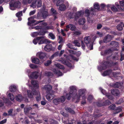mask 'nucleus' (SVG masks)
I'll list each match as a JSON object with an SVG mask.
<instances>
[{"mask_svg": "<svg viewBox=\"0 0 124 124\" xmlns=\"http://www.w3.org/2000/svg\"><path fill=\"white\" fill-rule=\"evenodd\" d=\"M51 60H49L45 62V65L46 66H48L51 63Z\"/></svg>", "mask_w": 124, "mask_h": 124, "instance_id": "nucleus-58", "label": "nucleus"}, {"mask_svg": "<svg viewBox=\"0 0 124 124\" xmlns=\"http://www.w3.org/2000/svg\"><path fill=\"white\" fill-rule=\"evenodd\" d=\"M111 9L112 11L114 12L117 11L118 10L117 8L114 6L111 7Z\"/></svg>", "mask_w": 124, "mask_h": 124, "instance_id": "nucleus-60", "label": "nucleus"}, {"mask_svg": "<svg viewBox=\"0 0 124 124\" xmlns=\"http://www.w3.org/2000/svg\"><path fill=\"white\" fill-rule=\"evenodd\" d=\"M111 44H112L113 45L116 47L117 46L118 44L117 42L114 41H113L111 42Z\"/></svg>", "mask_w": 124, "mask_h": 124, "instance_id": "nucleus-57", "label": "nucleus"}, {"mask_svg": "<svg viewBox=\"0 0 124 124\" xmlns=\"http://www.w3.org/2000/svg\"><path fill=\"white\" fill-rule=\"evenodd\" d=\"M101 75L103 76H105L108 75L110 77H112V78L114 79H116L117 77V74L116 73L112 72L111 70H108L104 71L103 73H101Z\"/></svg>", "mask_w": 124, "mask_h": 124, "instance_id": "nucleus-10", "label": "nucleus"}, {"mask_svg": "<svg viewBox=\"0 0 124 124\" xmlns=\"http://www.w3.org/2000/svg\"><path fill=\"white\" fill-rule=\"evenodd\" d=\"M62 98L63 99H61V100H60V99H59V98L54 99L53 100V103L55 105H57L59 104L60 102H63L65 101V99L63 97H62Z\"/></svg>", "mask_w": 124, "mask_h": 124, "instance_id": "nucleus-20", "label": "nucleus"}, {"mask_svg": "<svg viewBox=\"0 0 124 124\" xmlns=\"http://www.w3.org/2000/svg\"><path fill=\"white\" fill-rule=\"evenodd\" d=\"M73 43L75 46H80V44L79 42L78 41V40H75L73 42Z\"/></svg>", "mask_w": 124, "mask_h": 124, "instance_id": "nucleus-49", "label": "nucleus"}, {"mask_svg": "<svg viewBox=\"0 0 124 124\" xmlns=\"http://www.w3.org/2000/svg\"><path fill=\"white\" fill-rule=\"evenodd\" d=\"M13 111L12 109H11L8 111V116H11Z\"/></svg>", "mask_w": 124, "mask_h": 124, "instance_id": "nucleus-61", "label": "nucleus"}, {"mask_svg": "<svg viewBox=\"0 0 124 124\" xmlns=\"http://www.w3.org/2000/svg\"><path fill=\"white\" fill-rule=\"evenodd\" d=\"M111 103L108 100H105V98H103L102 100H99V101L97 102L96 104L98 106H103L109 105Z\"/></svg>", "mask_w": 124, "mask_h": 124, "instance_id": "nucleus-12", "label": "nucleus"}, {"mask_svg": "<svg viewBox=\"0 0 124 124\" xmlns=\"http://www.w3.org/2000/svg\"><path fill=\"white\" fill-rule=\"evenodd\" d=\"M31 84L33 86L34 89L38 88L39 87L38 83L37 81H34L33 80H32L31 82Z\"/></svg>", "mask_w": 124, "mask_h": 124, "instance_id": "nucleus-28", "label": "nucleus"}, {"mask_svg": "<svg viewBox=\"0 0 124 124\" xmlns=\"http://www.w3.org/2000/svg\"><path fill=\"white\" fill-rule=\"evenodd\" d=\"M99 89L102 93L103 95H105L107 97L108 99L112 100H113L114 99V97H113L109 93H107L106 91L102 88L100 87L99 88Z\"/></svg>", "mask_w": 124, "mask_h": 124, "instance_id": "nucleus-16", "label": "nucleus"}, {"mask_svg": "<svg viewBox=\"0 0 124 124\" xmlns=\"http://www.w3.org/2000/svg\"><path fill=\"white\" fill-rule=\"evenodd\" d=\"M122 110L121 108L120 107H117L115 110L113 112L112 115L113 116H115L116 114L121 112Z\"/></svg>", "mask_w": 124, "mask_h": 124, "instance_id": "nucleus-35", "label": "nucleus"}, {"mask_svg": "<svg viewBox=\"0 0 124 124\" xmlns=\"http://www.w3.org/2000/svg\"><path fill=\"white\" fill-rule=\"evenodd\" d=\"M51 13L53 15H55L57 14L56 11L53 8H52L51 10Z\"/></svg>", "mask_w": 124, "mask_h": 124, "instance_id": "nucleus-54", "label": "nucleus"}, {"mask_svg": "<svg viewBox=\"0 0 124 124\" xmlns=\"http://www.w3.org/2000/svg\"><path fill=\"white\" fill-rule=\"evenodd\" d=\"M39 74V72L35 71L32 72L29 77L31 78H36L38 77Z\"/></svg>", "mask_w": 124, "mask_h": 124, "instance_id": "nucleus-27", "label": "nucleus"}, {"mask_svg": "<svg viewBox=\"0 0 124 124\" xmlns=\"http://www.w3.org/2000/svg\"><path fill=\"white\" fill-rule=\"evenodd\" d=\"M116 107V105L115 104H113L110 106L109 108L112 110H114Z\"/></svg>", "mask_w": 124, "mask_h": 124, "instance_id": "nucleus-48", "label": "nucleus"}, {"mask_svg": "<svg viewBox=\"0 0 124 124\" xmlns=\"http://www.w3.org/2000/svg\"><path fill=\"white\" fill-rule=\"evenodd\" d=\"M17 86L14 84L11 85L9 87L10 91L11 92H16L17 90Z\"/></svg>", "mask_w": 124, "mask_h": 124, "instance_id": "nucleus-22", "label": "nucleus"}, {"mask_svg": "<svg viewBox=\"0 0 124 124\" xmlns=\"http://www.w3.org/2000/svg\"><path fill=\"white\" fill-rule=\"evenodd\" d=\"M84 41L88 49L90 50L93 49V42L91 41V37L90 36L85 37Z\"/></svg>", "mask_w": 124, "mask_h": 124, "instance_id": "nucleus-11", "label": "nucleus"}, {"mask_svg": "<svg viewBox=\"0 0 124 124\" xmlns=\"http://www.w3.org/2000/svg\"><path fill=\"white\" fill-rule=\"evenodd\" d=\"M85 19H80L79 20L78 22L80 25H83L85 23Z\"/></svg>", "mask_w": 124, "mask_h": 124, "instance_id": "nucleus-42", "label": "nucleus"}, {"mask_svg": "<svg viewBox=\"0 0 124 124\" xmlns=\"http://www.w3.org/2000/svg\"><path fill=\"white\" fill-rule=\"evenodd\" d=\"M40 12H38L37 16H35L32 17H30L28 18V25L31 26L33 25V23L35 22V21L33 19L35 18L38 19H41L42 17L41 14L42 11H40Z\"/></svg>", "mask_w": 124, "mask_h": 124, "instance_id": "nucleus-8", "label": "nucleus"}, {"mask_svg": "<svg viewBox=\"0 0 124 124\" xmlns=\"http://www.w3.org/2000/svg\"><path fill=\"white\" fill-rule=\"evenodd\" d=\"M46 31H42L41 32H34L31 34V36L32 37H34L38 35H44L46 33Z\"/></svg>", "mask_w": 124, "mask_h": 124, "instance_id": "nucleus-18", "label": "nucleus"}, {"mask_svg": "<svg viewBox=\"0 0 124 124\" xmlns=\"http://www.w3.org/2000/svg\"><path fill=\"white\" fill-rule=\"evenodd\" d=\"M111 93L112 94L115 96H119L120 95L119 91L117 89H113L111 90Z\"/></svg>", "mask_w": 124, "mask_h": 124, "instance_id": "nucleus-21", "label": "nucleus"}, {"mask_svg": "<svg viewBox=\"0 0 124 124\" xmlns=\"http://www.w3.org/2000/svg\"><path fill=\"white\" fill-rule=\"evenodd\" d=\"M32 1L33 0H23V3L24 4H26L27 3L30 4Z\"/></svg>", "mask_w": 124, "mask_h": 124, "instance_id": "nucleus-45", "label": "nucleus"}, {"mask_svg": "<svg viewBox=\"0 0 124 124\" xmlns=\"http://www.w3.org/2000/svg\"><path fill=\"white\" fill-rule=\"evenodd\" d=\"M36 56L40 59H43L46 56V55L45 53L41 52H39L37 53Z\"/></svg>", "mask_w": 124, "mask_h": 124, "instance_id": "nucleus-23", "label": "nucleus"}, {"mask_svg": "<svg viewBox=\"0 0 124 124\" xmlns=\"http://www.w3.org/2000/svg\"><path fill=\"white\" fill-rule=\"evenodd\" d=\"M97 34L98 35V36L100 37H101L103 36L102 33H101L99 31H97Z\"/></svg>", "mask_w": 124, "mask_h": 124, "instance_id": "nucleus-63", "label": "nucleus"}, {"mask_svg": "<svg viewBox=\"0 0 124 124\" xmlns=\"http://www.w3.org/2000/svg\"><path fill=\"white\" fill-rule=\"evenodd\" d=\"M29 66L32 69H36L37 67V65L32 64H30Z\"/></svg>", "mask_w": 124, "mask_h": 124, "instance_id": "nucleus-53", "label": "nucleus"}, {"mask_svg": "<svg viewBox=\"0 0 124 124\" xmlns=\"http://www.w3.org/2000/svg\"><path fill=\"white\" fill-rule=\"evenodd\" d=\"M20 3L16 0H12L9 3V8L12 10H14L16 8H18L20 7Z\"/></svg>", "mask_w": 124, "mask_h": 124, "instance_id": "nucleus-9", "label": "nucleus"}, {"mask_svg": "<svg viewBox=\"0 0 124 124\" xmlns=\"http://www.w3.org/2000/svg\"><path fill=\"white\" fill-rule=\"evenodd\" d=\"M52 48V45L49 44H48L46 45L44 48V50L47 52H49L51 50Z\"/></svg>", "mask_w": 124, "mask_h": 124, "instance_id": "nucleus-30", "label": "nucleus"}, {"mask_svg": "<svg viewBox=\"0 0 124 124\" xmlns=\"http://www.w3.org/2000/svg\"><path fill=\"white\" fill-rule=\"evenodd\" d=\"M44 88L46 91L47 93H50L51 92L52 87L49 85H47L45 86Z\"/></svg>", "mask_w": 124, "mask_h": 124, "instance_id": "nucleus-19", "label": "nucleus"}, {"mask_svg": "<svg viewBox=\"0 0 124 124\" xmlns=\"http://www.w3.org/2000/svg\"><path fill=\"white\" fill-rule=\"evenodd\" d=\"M7 121V119H5L0 122V124H3L5 123Z\"/></svg>", "mask_w": 124, "mask_h": 124, "instance_id": "nucleus-64", "label": "nucleus"}, {"mask_svg": "<svg viewBox=\"0 0 124 124\" xmlns=\"http://www.w3.org/2000/svg\"><path fill=\"white\" fill-rule=\"evenodd\" d=\"M69 52L70 54L69 56L66 57V60H64L63 58H61V59L58 60V61L67 66L70 68L72 69L73 68L74 66H72L71 64L69 62V61H70L71 60H70L69 58H71L74 60L78 61V58L75 57L74 55L76 54L77 56H79L80 55L81 53L79 51L75 52L72 49L69 50Z\"/></svg>", "mask_w": 124, "mask_h": 124, "instance_id": "nucleus-1", "label": "nucleus"}, {"mask_svg": "<svg viewBox=\"0 0 124 124\" xmlns=\"http://www.w3.org/2000/svg\"><path fill=\"white\" fill-rule=\"evenodd\" d=\"M56 121L54 120H52L50 121V124H57Z\"/></svg>", "mask_w": 124, "mask_h": 124, "instance_id": "nucleus-62", "label": "nucleus"}, {"mask_svg": "<svg viewBox=\"0 0 124 124\" xmlns=\"http://www.w3.org/2000/svg\"><path fill=\"white\" fill-rule=\"evenodd\" d=\"M122 85V83L117 82L111 85L114 88H118L119 86H121Z\"/></svg>", "mask_w": 124, "mask_h": 124, "instance_id": "nucleus-38", "label": "nucleus"}, {"mask_svg": "<svg viewBox=\"0 0 124 124\" xmlns=\"http://www.w3.org/2000/svg\"><path fill=\"white\" fill-rule=\"evenodd\" d=\"M77 91V87L75 86H72L70 87L69 92L66 94V97L68 100L70 99L71 97L73 99V97L74 94H76Z\"/></svg>", "mask_w": 124, "mask_h": 124, "instance_id": "nucleus-7", "label": "nucleus"}, {"mask_svg": "<svg viewBox=\"0 0 124 124\" xmlns=\"http://www.w3.org/2000/svg\"><path fill=\"white\" fill-rule=\"evenodd\" d=\"M117 64V62H113L111 61L104 62L102 64V66L100 65L98 66V70L101 72L102 70L106 69L108 66L113 65L115 66V68L114 69V70H116L118 69Z\"/></svg>", "mask_w": 124, "mask_h": 124, "instance_id": "nucleus-5", "label": "nucleus"}, {"mask_svg": "<svg viewBox=\"0 0 124 124\" xmlns=\"http://www.w3.org/2000/svg\"><path fill=\"white\" fill-rule=\"evenodd\" d=\"M45 76H52L53 75V74L51 72H45Z\"/></svg>", "mask_w": 124, "mask_h": 124, "instance_id": "nucleus-51", "label": "nucleus"}, {"mask_svg": "<svg viewBox=\"0 0 124 124\" xmlns=\"http://www.w3.org/2000/svg\"><path fill=\"white\" fill-rule=\"evenodd\" d=\"M112 53V51L111 50L109 49V50H106L104 52H102L101 53V55L105 56L106 55L109 54H111Z\"/></svg>", "mask_w": 124, "mask_h": 124, "instance_id": "nucleus-34", "label": "nucleus"}, {"mask_svg": "<svg viewBox=\"0 0 124 124\" xmlns=\"http://www.w3.org/2000/svg\"><path fill=\"white\" fill-rule=\"evenodd\" d=\"M48 36L52 39H54L55 38V37L54 35L52 33L50 32L48 34Z\"/></svg>", "mask_w": 124, "mask_h": 124, "instance_id": "nucleus-50", "label": "nucleus"}, {"mask_svg": "<svg viewBox=\"0 0 124 124\" xmlns=\"http://www.w3.org/2000/svg\"><path fill=\"white\" fill-rule=\"evenodd\" d=\"M1 98L3 100L5 103H9L11 102L9 100L5 97L4 95H2Z\"/></svg>", "mask_w": 124, "mask_h": 124, "instance_id": "nucleus-36", "label": "nucleus"}, {"mask_svg": "<svg viewBox=\"0 0 124 124\" xmlns=\"http://www.w3.org/2000/svg\"><path fill=\"white\" fill-rule=\"evenodd\" d=\"M33 42L35 45H36L37 43L39 45H40L43 43L47 44L51 43L55 46L56 45V44L55 42H51L49 40L46 39L44 36L38 37L35 38L33 41Z\"/></svg>", "mask_w": 124, "mask_h": 124, "instance_id": "nucleus-4", "label": "nucleus"}, {"mask_svg": "<svg viewBox=\"0 0 124 124\" xmlns=\"http://www.w3.org/2000/svg\"><path fill=\"white\" fill-rule=\"evenodd\" d=\"M42 14V17L44 18H46L48 16V14L47 12H43Z\"/></svg>", "mask_w": 124, "mask_h": 124, "instance_id": "nucleus-56", "label": "nucleus"}, {"mask_svg": "<svg viewBox=\"0 0 124 124\" xmlns=\"http://www.w3.org/2000/svg\"><path fill=\"white\" fill-rule=\"evenodd\" d=\"M65 109L67 111L71 114H74L75 113L74 111L70 108H65Z\"/></svg>", "mask_w": 124, "mask_h": 124, "instance_id": "nucleus-44", "label": "nucleus"}, {"mask_svg": "<svg viewBox=\"0 0 124 124\" xmlns=\"http://www.w3.org/2000/svg\"><path fill=\"white\" fill-rule=\"evenodd\" d=\"M44 26V30L46 31V33L47 32L46 30L49 29H54V27L52 26Z\"/></svg>", "mask_w": 124, "mask_h": 124, "instance_id": "nucleus-43", "label": "nucleus"}, {"mask_svg": "<svg viewBox=\"0 0 124 124\" xmlns=\"http://www.w3.org/2000/svg\"><path fill=\"white\" fill-rule=\"evenodd\" d=\"M7 96L11 101H13L15 99L14 95L11 93H9L7 94Z\"/></svg>", "mask_w": 124, "mask_h": 124, "instance_id": "nucleus-40", "label": "nucleus"}, {"mask_svg": "<svg viewBox=\"0 0 124 124\" xmlns=\"http://www.w3.org/2000/svg\"><path fill=\"white\" fill-rule=\"evenodd\" d=\"M22 15V11L19 12L16 14V16L18 18V20L19 21L21 20L22 19L20 17Z\"/></svg>", "mask_w": 124, "mask_h": 124, "instance_id": "nucleus-37", "label": "nucleus"}, {"mask_svg": "<svg viewBox=\"0 0 124 124\" xmlns=\"http://www.w3.org/2000/svg\"><path fill=\"white\" fill-rule=\"evenodd\" d=\"M25 71L29 77L30 75V73L31 72L30 69H26L25 70Z\"/></svg>", "mask_w": 124, "mask_h": 124, "instance_id": "nucleus-59", "label": "nucleus"}, {"mask_svg": "<svg viewBox=\"0 0 124 124\" xmlns=\"http://www.w3.org/2000/svg\"><path fill=\"white\" fill-rule=\"evenodd\" d=\"M35 95L36 96V99L38 101H39L41 99V97L39 91L38 89L37 91L35 92Z\"/></svg>", "mask_w": 124, "mask_h": 124, "instance_id": "nucleus-26", "label": "nucleus"}, {"mask_svg": "<svg viewBox=\"0 0 124 124\" xmlns=\"http://www.w3.org/2000/svg\"><path fill=\"white\" fill-rule=\"evenodd\" d=\"M47 25L46 23H42V24H40L39 26H37L35 27H29V28L30 29H34L36 30H40V31L39 32H41L42 31H45L44 30V26H46Z\"/></svg>", "mask_w": 124, "mask_h": 124, "instance_id": "nucleus-15", "label": "nucleus"}, {"mask_svg": "<svg viewBox=\"0 0 124 124\" xmlns=\"http://www.w3.org/2000/svg\"><path fill=\"white\" fill-rule=\"evenodd\" d=\"M93 7L94 8L92 7L90 8V11L88 8L86 9L85 11V16L87 17V20L89 23L91 22L89 21L90 18L89 16L91 15H93V13L95 11V9L98 10L99 9V6L98 3H95L93 4Z\"/></svg>", "mask_w": 124, "mask_h": 124, "instance_id": "nucleus-3", "label": "nucleus"}, {"mask_svg": "<svg viewBox=\"0 0 124 124\" xmlns=\"http://www.w3.org/2000/svg\"><path fill=\"white\" fill-rule=\"evenodd\" d=\"M31 109V108L30 107H28L26 108H24V112L26 113H28V111Z\"/></svg>", "mask_w": 124, "mask_h": 124, "instance_id": "nucleus-52", "label": "nucleus"}, {"mask_svg": "<svg viewBox=\"0 0 124 124\" xmlns=\"http://www.w3.org/2000/svg\"><path fill=\"white\" fill-rule=\"evenodd\" d=\"M16 98L17 101L19 102L21 101L23 99V100H25L24 97L23 98L21 94H18L16 96ZM26 100H27V99H25V101H26Z\"/></svg>", "mask_w": 124, "mask_h": 124, "instance_id": "nucleus-33", "label": "nucleus"}, {"mask_svg": "<svg viewBox=\"0 0 124 124\" xmlns=\"http://www.w3.org/2000/svg\"><path fill=\"white\" fill-rule=\"evenodd\" d=\"M86 91L85 89L81 88L79 89L78 93L74 94L73 97V101L75 102H79L81 100V98L83 99H85L86 98L85 93Z\"/></svg>", "mask_w": 124, "mask_h": 124, "instance_id": "nucleus-2", "label": "nucleus"}, {"mask_svg": "<svg viewBox=\"0 0 124 124\" xmlns=\"http://www.w3.org/2000/svg\"><path fill=\"white\" fill-rule=\"evenodd\" d=\"M74 31L73 32L74 35H79L81 34V32L79 31Z\"/></svg>", "mask_w": 124, "mask_h": 124, "instance_id": "nucleus-55", "label": "nucleus"}, {"mask_svg": "<svg viewBox=\"0 0 124 124\" xmlns=\"http://www.w3.org/2000/svg\"><path fill=\"white\" fill-rule=\"evenodd\" d=\"M55 95L53 94H52L51 93H48L46 96V99L49 101L52 100L55 97Z\"/></svg>", "mask_w": 124, "mask_h": 124, "instance_id": "nucleus-29", "label": "nucleus"}, {"mask_svg": "<svg viewBox=\"0 0 124 124\" xmlns=\"http://www.w3.org/2000/svg\"><path fill=\"white\" fill-rule=\"evenodd\" d=\"M54 65L56 67L60 69H64V66L59 63L55 62L54 64Z\"/></svg>", "mask_w": 124, "mask_h": 124, "instance_id": "nucleus-39", "label": "nucleus"}, {"mask_svg": "<svg viewBox=\"0 0 124 124\" xmlns=\"http://www.w3.org/2000/svg\"><path fill=\"white\" fill-rule=\"evenodd\" d=\"M70 29L72 31H75L76 29L75 26L72 24H69L66 26V29L65 30L66 31H68Z\"/></svg>", "mask_w": 124, "mask_h": 124, "instance_id": "nucleus-17", "label": "nucleus"}, {"mask_svg": "<svg viewBox=\"0 0 124 124\" xmlns=\"http://www.w3.org/2000/svg\"><path fill=\"white\" fill-rule=\"evenodd\" d=\"M87 100L90 102H92L94 101V99L93 96L92 95H89L87 98Z\"/></svg>", "mask_w": 124, "mask_h": 124, "instance_id": "nucleus-41", "label": "nucleus"}, {"mask_svg": "<svg viewBox=\"0 0 124 124\" xmlns=\"http://www.w3.org/2000/svg\"><path fill=\"white\" fill-rule=\"evenodd\" d=\"M52 70L54 73L59 76H62L63 75L62 73L58 69H56V68L53 69Z\"/></svg>", "mask_w": 124, "mask_h": 124, "instance_id": "nucleus-25", "label": "nucleus"}, {"mask_svg": "<svg viewBox=\"0 0 124 124\" xmlns=\"http://www.w3.org/2000/svg\"><path fill=\"white\" fill-rule=\"evenodd\" d=\"M42 4L41 0H34L32 2L30 6L33 8L36 7L38 8L40 7L41 6Z\"/></svg>", "mask_w": 124, "mask_h": 124, "instance_id": "nucleus-14", "label": "nucleus"}, {"mask_svg": "<svg viewBox=\"0 0 124 124\" xmlns=\"http://www.w3.org/2000/svg\"><path fill=\"white\" fill-rule=\"evenodd\" d=\"M116 28L118 30L120 31H122L123 29L122 26L121 24H118Z\"/></svg>", "mask_w": 124, "mask_h": 124, "instance_id": "nucleus-47", "label": "nucleus"}, {"mask_svg": "<svg viewBox=\"0 0 124 124\" xmlns=\"http://www.w3.org/2000/svg\"><path fill=\"white\" fill-rule=\"evenodd\" d=\"M37 90H35L33 91L32 90V91H31L29 90H28L27 91V95L28 97L29 98H32L33 97V95H35V92L37 91Z\"/></svg>", "mask_w": 124, "mask_h": 124, "instance_id": "nucleus-24", "label": "nucleus"}, {"mask_svg": "<svg viewBox=\"0 0 124 124\" xmlns=\"http://www.w3.org/2000/svg\"><path fill=\"white\" fill-rule=\"evenodd\" d=\"M53 2L56 3L57 6H59V10L62 11H64L66 7H68L69 6L67 2H66V5L63 4L64 2L63 0H53Z\"/></svg>", "mask_w": 124, "mask_h": 124, "instance_id": "nucleus-6", "label": "nucleus"}, {"mask_svg": "<svg viewBox=\"0 0 124 124\" xmlns=\"http://www.w3.org/2000/svg\"><path fill=\"white\" fill-rule=\"evenodd\" d=\"M84 13V11H81L77 12L76 14L73 13H70L69 15V17L70 18H75V20H76L79 17L82 15Z\"/></svg>", "mask_w": 124, "mask_h": 124, "instance_id": "nucleus-13", "label": "nucleus"}, {"mask_svg": "<svg viewBox=\"0 0 124 124\" xmlns=\"http://www.w3.org/2000/svg\"><path fill=\"white\" fill-rule=\"evenodd\" d=\"M31 60L32 62L34 63L37 64H39V60L37 58L32 57L31 58Z\"/></svg>", "mask_w": 124, "mask_h": 124, "instance_id": "nucleus-32", "label": "nucleus"}, {"mask_svg": "<svg viewBox=\"0 0 124 124\" xmlns=\"http://www.w3.org/2000/svg\"><path fill=\"white\" fill-rule=\"evenodd\" d=\"M111 36L109 35H107L103 39L102 42L104 43H107L110 41L111 39Z\"/></svg>", "mask_w": 124, "mask_h": 124, "instance_id": "nucleus-31", "label": "nucleus"}, {"mask_svg": "<svg viewBox=\"0 0 124 124\" xmlns=\"http://www.w3.org/2000/svg\"><path fill=\"white\" fill-rule=\"evenodd\" d=\"M58 52H57L56 53H55L52 56L50 57L49 59H52L54 57H56V56H58Z\"/></svg>", "mask_w": 124, "mask_h": 124, "instance_id": "nucleus-46", "label": "nucleus"}]
</instances>
